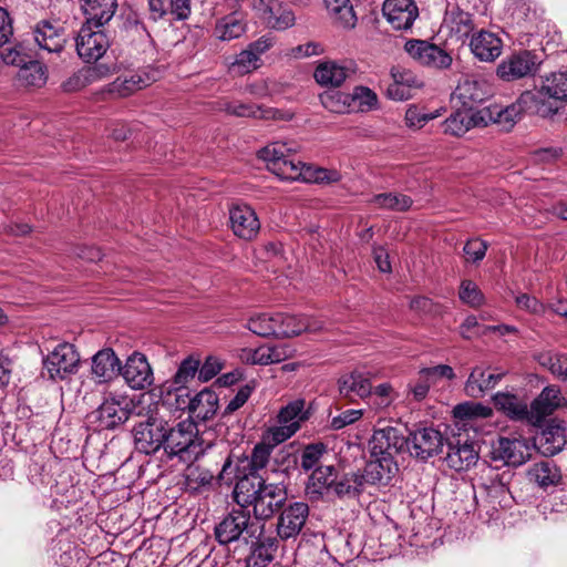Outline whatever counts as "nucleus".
<instances>
[{
	"label": "nucleus",
	"mask_w": 567,
	"mask_h": 567,
	"mask_svg": "<svg viewBox=\"0 0 567 567\" xmlns=\"http://www.w3.org/2000/svg\"><path fill=\"white\" fill-rule=\"evenodd\" d=\"M296 148L286 142L277 141L258 152L269 172L282 181H301L305 183L333 184L341 181L337 169L308 165L295 158Z\"/></svg>",
	"instance_id": "obj_1"
},
{
	"label": "nucleus",
	"mask_w": 567,
	"mask_h": 567,
	"mask_svg": "<svg viewBox=\"0 0 567 567\" xmlns=\"http://www.w3.org/2000/svg\"><path fill=\"white\" fill-rule=\"evenodd\" d=\"M234 498L240 507H251L256 522L267 520L280 511L288 499V487L284 481L257 476L252 473L241 477L235 485Z\"/></svg>",
	"instance_id": "obj_2"
},
{
	"label": "nucleus",
	"mask_w": 567,
	"mask_h": 567,
	"mask_svg": "<svg viewBox=\"0 0 567 567\" xmlns=\"http://www.w3.org/2000/svg\"><path fill=\"white\" fill-rule=\"evenodd\" d=\"M265 525L251 519L250 511L246 507L233 509L214 529L216 540L228 545L243 539L246 544L262 534Z\"/></svg>",
	"instance_id": "obj_3"
},
{
	"label": "nucleus",
	"mask_w": 567,
	"mask_h": 567,
	"mask_svg": "<svg viewBox=\"0 0 567 567\" xmlns=\"http://www.w3.org/2000/svg\"><path fill=\"white\" fill-rule=\"evenodd\" d=\"M163 449L171 458L178 456L184 463L195 461L204 452L196 424L183 421L174 427L167 425Z\"/></svg>",
	"instance_id": "obj_4"
},
{
	"label": "nucleus",
	"mask_w": 567,
	"mask_h": 567,
	"mask_svg": "<svg viewBox=\"0 0 567 567\" xmlns=\"http://www.w3.org/2000/svg\"><path fill=\"white\" fill-rule=\"evenodd\" d=\"M537 97L538 95L526 91L520 94L516 102L506 107L494 106L488 109V117L499 125L503 131L508 132L520 120L523 113H535L543 117L549 116L550 109H546L542 104L539 105Z\"/></svg>",
	"instance_id": "obj_5"
},
{
	"label": "nucleus",
	"mask_w": 567,
	"mask_h": 567,
	"mask_svg": "<svg viewBox=\"0 0 567 567\" xmlns=\"http://www.w3.org/2000/svg\"><path fill=\"white\" fill-rule=\"evenodd\" d=\"M167 425L156 410H150L146 419L133 429L136 450L147 455L158 452L165 444Z\"/></svg>",
	"instance_id": "obj_6"
},
{
	"label": "nucleus",
	"mask_w": 567,
	"mask_h": 567,
	"mask_svg": "<svg viewBox=\"0 0 567 567\" xmlns=\"http://www.w3.org/2000/svg\"><path fill=\"white\" fill-rule=\"evenodd\" d=\"M447 437L432 426L419 427L410 432L406 451L414 458L425 462L442 452Z\"/></svg>",
	"instance_id": "obj_7"
},
{
	"label": "nucleus",
	"mask_w": 567,
	"mask_h": 567,
	"mask_svg": "<svg viewBox=\"0 0 567 567\" xmlns=\"http://www.w3.org/2000/svg\"><path fill=\"white\" fill-rule=\"evenodd\" d=\"M80 365V354L74 346L68 342L58 344L43 359V369L52 380H65L75 374Z\"/></svg>",
	"instance_id": "obj_8"
},
{
	"label": "nucleus",
	"mask_w": 567,
	"mask_h": 567,
	"mask_svg": "<svg viewBox=\"0 0 567 567\" xmlns=\"http://www.w3.org/2000/svg\"><path fill=\"white\" fill-rule=\"evenodd\" d=\"M110 40L107 35L94 27L84 23L76 38V52L80 59L86 63L99 61L107 51Z\"/></svg>",
	"instance_id": "obj_9"
},
{
	"label": "nucleus",
	"mask_w": 567,
	"mask_h": 567,
	"mask_svg": "<svg viewBox=\"0 0 567 567\" xmlns=\"http://www.w3.org/2000/svg\"><path fill=\"white\" fill-rule=\"evenodd\" d=\"M445 445L447 453L444 460L450 468L461 472L476 464L478 450L467 435L457 434L447 437Z\"/></svg>",
	"instance_id": "obj_10"
},
{
	"label": "nucleus",
	"mask_w": 567,
	"mask_h": 567,
	"mask_svg": "<svg viewBox=\"0 0 567 567\" xmlns=\"http://www.w3.org/2000/svg\"><path fill=\"white\" fill-rule=\"evenodd\" d=\"M408 436L405 437L398 427L386 425L374 430L369 447L371 456H389L401 453L406 449Z\"/></svg>",
	"instance_id": "obj_11"
},
{
	"label": "nucleus",
	"mask_w": 567,
	"mask_h": 567,
	"mask_svg": "<svg viewBox=\"0 0 567 567\" xmlns=\"http://www.w3.org/2000/svg\"><path fill=\"white\" fill-rule=\"evenodd\" d=\"M404 49L412 59L429 68L447 69L452 64V56L445 50L424 40H409Z\"/></svg>",
	"instance_id": "obj_12"
},
{
	"label": "nucleus",
	"mask_w": 567,
	"mask_h": 567,
	"mask_svg": "<svg viewBox=\"0 0 567 567\" xmlns=\"http://www.w3.org/2000/svg\"><path fill=\"white\" fill-rule=\"evenodd\" d=\"M494 461H502L509 466H520L530 456V449L525 439L499 437L491 451Z\"/></svg>",
	"instance_id": "obj_13"
},
{
	"label": "nucleus",
	"mask_w": 567,
	"mask_h": 567,
	"mask_svg": "<svg viewBox=\"0 0 567 567\" xmlns=\"http://www.w3.org/2000/svg\"><path fill=\"white\" fill-rule=\"evenodd\" d=\"M538 95V104L550 109V114L557 113L558 102L567 101V72H555L546 76L539 90L532 92Z\"/></svg>",
	"instance_id": "obj_14"
},
{
	"label": "nucleus",
	"mask_w": 567,
	"mask_h": 567,
	"mask_svg": "<svg viewBox=\"0 0 567 567\" xmlns=\"http://www.w3.org/2000/svg\"><path fill=\"white\" fill-rule=\"evenodd\" d=\"M308 516L309 506L303 502H295L284 506L277 523L278 536L284 540L298 536Z\"/></svg>",
	"instance_id": "obj_15"
},
{
	"label": "nucleus",
	"mask_w": 567,
	"mask_h": 567,
	"mask_svg": "<svg viewBox=\"0 0 567 567\" xmlns=\"http://www.w3.org/2000/svg\"><path fill=\"white\" fill-rule=\"evenodd\" d=\"M383 16L395 30H408L419 16L414 0H385Z\"/></svg>",
	"instance_id": "obj_16"
},
{
	"label": "nucleus",
	"mask_w": 567,
	"mask_h": 567,
	"mask_svg": "<svg viewBox=\"0 0 567 567\" xmlns=\"http://www.w3.org/2000/svg\"><path fill=\"white\" fill-rule=\"evenodd\" d=\"M128 417V411L114 399L105 400L95 411L89 415L90 422L95 424L96 429L100 431L114 430L118 425L126 422Z\"/></svg>",
	"instance_id": "obj_17"
},
{
	"label": "nucleus",
	"mask_w": 567,
	"mask_h": 567,
	"mask_svg": "<svg viewBox=\"0 0 567 567\" xmlns=\"http://www.w3.org/2000/svg\"><path fill=\"white\" fill-rule=\"evenodd\" d=\"M536 69V56L530 51L512 54L497 66V75L514 81L530 75Z\"/></svg>",
	"instance_id": "obj_18"
},
{
	"label": "nucleus",
	"mask_w": 567,
	"mask_h": 567,
	"mask_svg": "<svg viewBox=\"0 0 567 567\" xmlns=\"http://www.w3.org/2000/svg\"><path fill=\"white\" fill-rule=\"evenodd\" d=\"M229 221L233 233L245 240H251L260 229L255 210L248 205H235L229 210Z\"/></svg>",
	"instance_id": "obj_19"
},
{
	"label": "nucleus",
	"mask_w": 567,
	"mask_h": 567,
	"mask_svg": "<svg viewBox=\"0 0 567 567\" xmlns=\"http://www.w3.org/2000/svg\"><path fill=\"white\" fill-rule=\"evenodd\" d=\"M369 461L362 471H357L363 483L364 489L372 485H388L396 471V464L392 457L374 456Z\"/></svg>",
	"instance_id": "obj_20"
},
{
	"label": "nucleus",
	"mask_w": 567,
	"mask_h": 567,
	"mask_svg": "<svg viewBox=\"0 0 567 567\" xmlns=\"http://www.w3.org/2000/svg\"><path fill=\"white\" fill-rule=\"evenodd\" d=\"M122 375L132 389H145L153 383V371L144 354L135 352L126 360Z\"/></svg>",
	"instance_id": "obj_21"
},
{
	"label": "nucleus",
	"mask_w": 567,
	"mask_h": 567,
	"mask_svg": "<svg viewBox=\"0 0 567 567\" xmlns=\"http://www.w3.org/2000/svg\"><path fill=\"white\" fill-rule=\"evenodd\" d=\"M488 96L486 84L483 81L465 78L463 79L452 94V100L467 111H473L477 105L484 102Z\"/></svg>",
	"instance_id": "obj_22"
},
{
	"label": "nucleus",
	"mask_w": 567,
	"mask_h": 567,
	"mask_svg": "<svg viewBox=\"0 0 567 567\" xmlns=\"http://www.w3.org/2000/svg\"><path fill=\"white\" fill-rule=\"evenodd\" d=\"M33 35L37 44L49 53H60L66 42L64 28L49 20L39 21L34 27Z\"/></svg>",
	"instance_id": "obj_23"
},
{
	"label": "nucleus",
	"mask_w": 567,
	"mask_h": 567,
	"mask_svg": "<svg viewBox=\"0 0 567 567\" xmlns=\"http://www.w3.org/2000/svg\"><path fill=\"white\" fill-rule=\"evenodd\" d=\"M337 478V468L333 465L316 467L309 475L305 493L309 501L318 502L332 491V484Z\"/></svg>",
	"instance_id": "obj_24"
},
{
	"label": "nucleus",
	"mask_w": 567,
	"mask_h": 567,
	"mask_svg": "<svg viewBox=\"0 0 567 567\" xmlns=\"http://www.w3.org/2000/svg\"><path fill=\"white\" fill-rule=\"evenodd\" d=\"M157 80L154 70H140L128 76H120L109 84V92L118 97H126L147 87Z\"/></svg>",
	"instance_id": "obj_25"
},
{
	"label": "nucleus",
	"mask_w": 567,
	"mask_h": 567,
	"mask_svg": "<svg viewBox=\"0 0 567 567\" xmlns=\"http://www.w3.org/2000/svg\"><path fill=\"white\" fill-rule=\"evenodd\" d=\"M393 82L388 86L386 94L394 101H406L412 97V91L422 86V81L411 71L402 66L391 70Z\"/></svg>",
	"instance_id": "obj_26"
},
{
	"label": "nucleus",
	"mask_w": 567,
	"mask_h": 567,
	"mask_svg": "<svg viewBox=\"0 0 567 567\" xmlns=\"http://www.w3.org/2000/svg\"><path fill=\"white\" fill-rule=\"evenodd\" d=\"M338 385L340 395L350 401L364 399L372 392L369 373L360 370L341 375L338 380Z\"/></svg>",
	"instance_id": "obj_27"
},
{
	"label": "nucleus",
	"mask_w": 567,
	"mask_h": 567,
	"mask_svg": "<svg viewBox=\"0 0 567 567\" xmlns=\"http://www.w3.org/2000/svg\"><path fill=\"white\" fill-rule=\"evenodd\" d=\"M564 402L560 389L557 385H548L530 404V423L538 424L550 415Z\"/></svg>",
	"instance_id": "obj_28"
},
{
	"label": "nucleus",
	"mask_w": 567,
	"mask_h": 567,
	"mask_svg": "<svg viewBox=\"0 0 567 567\" xmlns=\"http://www.w3.org/2000/svg\"><path fill=\"white\" fill-rule=\"evenodd\" d=\"M472 53L481 61L493 62L502 53V40L496 34L481 30L470 42Z\"/></svg>",
	"instance_id": "obj_29"
},
{
	"label": "nucleus",
	"mask_w": 567,
	"mask_h": 567,
	"mask_svg": "<svg viewBox=\"0 0 567 567\" xmlns=\"http://www.w3.org/2000/svg\"><path fill=\"white\" fill-rule=\"evenodd\" d=\"M565 427L557 423H548L535 436V446L546 455L551 456L559 453L566 444Z\"/></svg>",
	"instance_id": "obj_30"
},
{
	"label": "nucleus",
	"mask_w": 567,
	"mask_h": 567,
	"mask_svg": "<svg viewBox=\"0 0 567 567\" xmlns=\"http://www.w3.org/2000/svg\"><path fill=\"white\" fill-rule=\"evenodd\" d=\"M486 124L487 120L483 115L482 111L472 113L471 111L463 109L452 113L443 122V131L446 134L461 136L465 134L471 127Z\"/></svg>",
	"instance_id": "obj_31"
},
{
	"label": "nucleus",
	"mask_w": 567,
	"mask_h": 567,
	"mask_svg": "<svg viewBox=\"0 0 567 567\" xmlns=\"http://www.w3.org/2000/svg\"><path fill=\"white\" fill-rule=\"evenodd\" d=\"M504 374V372L487 373L484 369L475 367L465 383V392L468 396L474 399L483 398L486 392L497 385Z\"/></svg>",
	"instance_id": "obj_32"
},
{
	"label": "nucleus",
	"mask_w": 567,
	"mask_h": 567,
	"mask_svg": "<svg viewBox=\"0 0 567 567\" xmlns=\"http://www.w3.org/2000/svg\"><path fill=\"white\" fill-rule=\"evenodd\" d=\"M81 2L86 17L85 23L94 24L96 29L111 20L117 8L116 0H81Z\"/></svg>",
	"instance_id": "obj_33"
},
{
	"label": "nucleus",
	"mask_w": 567,
	"mask_h": 567,
	"mask_svg": "<svg viewBox=\"0 0 567 567\" xmlns=\"http://www.w3.org/2000/svg\"><path fill=\"white\" fill-rule=\"evenodd\" d=\"M527 477L529 482L535 483L544 489L559 485L563 480L560 468L550 460L540 461L530 465L527 470Z\"/></svg>",
	"instance_id": "obj_34"
},
{
	"label": "nucleus",
	"mask_w": 567,
	"mask_h": 567,
	"mask_svg": "<svg viewBox=\"0 0 567 567\" xmlns=\"http://www.w3.org/2000/svg\"><path fill=\"white\" fill-rule=\"evenodd\" d=\"M91 370L97 382H107L121 370V363L112 349H103L93 355Z\"/></svg>",
	"instance_id": "obj_35"
},
{
	"label": "nucleus",
	"mask_w": 567,
	"mask_h": 567,
	"mask_svg": "<svg viewBox=\"0 0 567 567\" xmlns=\"http://www.w3.org/2000/svg\"><path fill=\"white\" fill-rule=\"evenodd\" d=\"M111 72V68L106 64L83 68L63 82L62 86L65 92H75L110 75Z\"/></svg>",
	"instance_id": "obj_36"
},
{
	"label": "nucleus",
	"mask_w": 567,
	"mask_h": 567,
	"mask_svg": "<svg viewBox=\"0 0 567 567\" xmlns=\"http://www.w3.org/2000/svg\"><path fill=\"white\" fill-rule=\"evenodd\" d=\"M187 404H190V415L202 420H210L218 409V395L209 388L199 391L192 399H187Z\"/></svg>",
	"instance_id": "obj_37"
},
{
	"label": "nucleus",
	"mask_w": 567,
	"mask_h": 567,
	"mask_svg": "<svg viewBox=\"0 0 567 567\" xmlns=\"http://www.w3.org/2000/svg\"><path fill=\"white\" fill-rule=\"evenodd\" d=\"M277 321V337L289 338L298 336L303 331H316L318 326H312L310 319L306 316H292L286 313H275Z\"/></svg>",
	"instance_id": "obj_38"
},
{
	"label": "nucleus",
	"mask_w": 567,
	"mask_h": 567,
	"mask_svg": "<svg viewBox=\"0 0 567 567\" xmlns=\"http://www.w3.org/2000/svg\"><path fill=\"white\" fill-rule=\"evenodd\" d=\"M252 538L251 555L249 561L252 567H267L275 558L279 542L276 537L267 536Z\"/></svg>",
	"instance_id": "obj_39"
},
{
	"label": "nucleus",
	"mask_w": 567,
	"mask_h": 567,
	"mask_svg": "<svg viewBox=\"0 0 567 567\" xmlns=\"http://www.w3.org/2000/svg\"><path fill=\"white\" fill-rule=\"evenodd\" d=\"M495 406L515 421H528L530 423V409L525 402L514 394L497 393L494 398Z\"/></svg>",
	"instance_id": "obj_40"
},
{
	"label": "nucleus",
	"mask_w": 567,
	"mask_h": 567,
	"mask_svg": "<svg viewBox=\"0 0 567 567\" xmlns=\"http://www.w3.org/2000/svg\"><path fill=\"white\" fill-rule=\"evenodd\" d=\"M246 32V24L237 13H230L217 20L214 37L219 41H231Z\"/></svg>",
	"instance_id": "obj_41"
},
{
	"label": "nucleus",
	"mask_w": 567,
	"mask_h": 567,
	"mask_svg": "<svg viewBox=\"0 0 567 567\" xmlns=\"http://www.w3.org/2000/svg\"><path fill=\"white\" fill-rule=\"evenodd\" d=\"M317 83L322 86L338 87L348 76V70L333 61L320 63L313 74Z\"/></svg>",
	"instance_id": "obj_42"
},
{
	"label": "nucleus",
	"mask_w": 567,
	"mask_h": 567,
	"mask_svg": "<svg viewBox=\"0 0 567 567\" xmlns=\"http://www.w3.org/2000/svg\"><path fill=\"white\" fill-rule=\"evenodd\" d=\"M363 483L359 477L358 472H349L339 476L332 484V491L339 498H357L364 492Z\"/></svg>",
	"instance_id": "obj_43"
},
{
	"label": "nucleus",
	"mask_w": 567,
	"mask_h": 567,
	"mask_svg": "<svg viewBox=\"0 0 567 567\" xmlns=\"http://www.w3.org/2000/svg\"><path fill=\"white\" fill-rule=\"evenodd\" d=\"M333 23L343 29H352L357 24V16L350 0H323Z\"/></svg>",
	"instance_id": "obj_44"
},
{
	"label": "nucleus",
	"mask_w": 567,
	"mask_h": 567,
	"mask_svg": "<svg viewBox=\"0 0 567 567\" xmlns=\"http://www.w3.org/2000/svg\"><path fill=\"white\" fill-rule=\"evenodd\" d=\"M535 359L539 365L548 370L555 378L567 381V354L554 350H545L538 352Z\"/></svg>",
	"instance_id": "obj_45"
},
{
	"label": "nucleus",
	"mask_w": 567,
	"mask_h": 567,
	"mask_svg": "<svg viewBox=\"0 0 567 567\" xmlns=\"http://www.w3.org/2000/svg\"><path fill=\"white\" fill-rule=\"evenodd\" d=\"M512 16L526 34L536 31L539 16L529 0H515Z\"/></svg>",
	"instance_id": "obj_46"
},
{
	"label": "nucleus",
	"mask_w": 567,
	"mask_h": 567,
	"mask_svg": "<svg viewBox=\"0 0 567 567\" xmlns=\"http://www.w3.org/2000/svg\"><path fill=\"white\" fill-rule=\"evenodd\" d=\"M18 80L25 86L41 87L47 83L48 69L39 61H30L20 68Z\"/></svg>",
	"instance_id": "obj_47"
},
{
	"label": "nucleus",
	"mask_w": 567,
	"mask_h": 567,
	"mask_svg": "<svg viewBox=\"0 0 567 567\" xmlns=\"http://www.w3.org/2000/svg\"><path fill=\"white\" fill-rule=\"evenodd\" d=\"M444 23L458 37H467L474 29L472 16L458 8L446 11Z\"/></svg>",
	"instance_id": "obj_48"
},
{
	"label": "nucleus",
	"mask_w": 567,
	"mask_h": 567,
	"mask_svg": "<svg viewBox=\"0 0 567 567\" xmlns=\"http://www.w3.org/2000/svg\"><path fill=\"white\" fill-rule=\"evenodd\" d=\"M306 401L302 399H297L292 402H289L287 405L282 406L278 413V423L290 425L295 423L298 426V430L301 426V423L308 420L309 414L305 411Z\"/></svg>",
	"instance_id": "obj_49"
},
{
	"label": "nucleus",
	"mask_w": 567,
	"mask_h": 567,
	"mask_svg": "<svg viewBox=\"0 0 567 567\" xmlns=\"http://www.w3.org/2000/svg\"><path fill=\"white\" fill-rule=\"evenodd\" d=\"M372 203L379 208L394 212H406L411 208L413 200L410 196L400 193H382L372 198Z\"/></svg>",
	"instance_id": "obj_50"
},
{
	"label": "nucleus",
	"mask_w": 567,
	"mask_h": 567,
	"mask_svg": "<svg viewBox=\"0 0 567 567\" xmlns=\"http://www.w3.org/2000/svg\"><path fill=\"white\" fill-rule=\"evenodd\" d=\"M223 110L227 114L238 117L265 118L268 117L270 113V111L262 110L255 104L243 103L240 101H227L223 104Z\"/></svg>",
	"instance_id": "obj_51"
},
{
	"label": "nucleus",
	"mask_w": 567,
	"mask_h": 567,
	"mask_svg": "<svg viewBox=\"0 0 567 567\" xmlns=\"http://www.w3.org/2000/svg\"><path fill=\"white\" fill-rule=\"evenodd\" d=\"M327 453V446L323 443H311L303 447L300 454V467L305 472L315 471L321 467V458Z\"/></svg>",
	"instance_id": "obj_52"
},
{
	"label": "nucleus",
	"mask_w": 567,
	"mask_h": 567,
	"mask_svg": "<svg viewBox=\"0 0 567 567\" xmlns=\"http://www.w3.org/2000/svg\"><path fill=\"white\" fill-rule=\"evenodd\" d=\"M277 321L275 315L259 313L251 317L247 322V328L260 337H277Z\"/></svg>",
	"instance_id": "obj_53"
},
{
	"label": "nucleus",
	"mask_w": 567,
	"mask_h": 567,
	"mask_svg": "<svg viewBox=\"0 0 567 567\" xmlns=\"http://www.w3.org/2000/svg\"><path fill=\"white\" fill-rule=\"evenodd\" d=\"M458 298L463 303L472 308L481 307L485 302V297L482 290L474 281L468 279L461 281Z\"/></svg>",
	"instance_id": "obj_54"
},
{
	"label": "nucleus",
	"mask_w": 567,
	"mask_h": 567,
	"mask_svg": "<svg viewBox=\"0 0 567 567\" xmlns=\"http://www.w3.org/2000/svg\"><path fill=\"white\" fill-rule=\"evenodd\" d=\"M453 413L460 420L486 419L492 415V409L482 403L466 402L457 404Z\"/></svg>",
	"instance_id": "obj_55"
},
{
	"label": "nucleus",
	"mask_w": 567,
	"mask_h": 567,
	"mask_svg": "<svg viewBox=\"0 0 567 567\" xmlns=\"http://www.w3.org/2000/svg\"><path fill=\"white\" fill-rule=\"evenodd\" d=\"M297 432L298 426L295 423L290 425L278 423V425L271 426L265 432L262 440L274 449L276 445L290 439Z\"/></svg>",
	"instance_id": "obj_56"
},
{
	"label": "nucleus",
	"mask_w": 567,
	"mask_h": 567,
	"mask_svg": "<svg viewBox=\"0 0 567 567\" xmlns=\"http://www.w3.org/2000/svg\"><path fill=\"white\" fill-rule=\"evenodd\" d=\"M297 432L298 426L295 423L290 425L278 423V425L271 426L265 432L262 440L274 449L276 445L290 439Z\"/></svg>",
	"instance_id": "obj_57"
},
{
	"label": "nucleus",
	"mask_w": 567,
	"mask_h": 567,
	"mask_svg": "<svg viewBox=\"0 0 567 567\" xmlns=\"http://www.w3.org/2000/svg\"><path fill=\"white\" fill-rule=\"evenodd\" d=\"M200 361L193 357H188L182 361L177 372L174 375V384L176 386H186V383L194 379L198 372Z\"/></svg>",
	"instance_id": "obj_58"
},
{
	"label": "nucleus",
	"mask_w": 567,
	"mask_h": 567,
	"mask_svg": "<svg viewBox=\"0 0 567 567\" xmlns=\"http://www.w3.org/2000/svg\"><path fill=\"white\" fill-rule=\"evenodd\" d=\"M271 452L272 447L264 440L261 443L256 444L250 455V468L254 471L266 468L270 462Z\"/></svg>",
	"instance_id": "obj_59"
},
{
	"label": "nucleus",
	"mask_w": 567,
	"mask_h": 567,
	"mask_svg": "<svg viewBox=\"0 0 567 567\" xmlns=\"http://www.w3.org/2000/svg\"><path fill=\"white\" fill-rule=\"evenodd\" d=\"M322 105L333 113H346L350 106V95L340 92H329L320 96Z\"/></svg>",
	"instance_id": "obj_60"
},
{
	"label": "nucleus",
	"mask_w": 567,
	"mask_h": 567,
	"mask_svg": "<svg viewBox=\"0 0 567 567\" xmlns=\"http://www.w3.org/2000/svg\"><path fill=\"white\" fill-rule=\"evenodd\" d=\"M434 384L431 378L421 369L417 378L409 383V392L415 401H422L426 398L430 388Z\"/></svg>",
	"instance_id": "obj_61"
},
{
	"label": "nucleus",
	"mask_w": 567,
	"mask_h": 567,
	"mask_svg": "<svg viewBox=\"0 0 567 567\" xmlns=\"http://www.w3.org/2000/svg\"><path fill=\"white\" fill-rule=\"evenodd\" d=\"M437 116H440L437 112H425L415 105H411L405 112V122L409 127L421 128L425 123Z\"/></svg>",
	"instance_id": "obj_62"
},
{
	"label": "nucleus",
	"mask_w": 567,
	"mask_h": 567,
	"mask_svg": "<svg viewBox=\"0 0 567 567\" xmlns=\"http://www.w3.org/2000/svg\"><path fill=\"white\" fill-rule=\"evenodd\" d=\"M258 60L259 58L247 48L236 56L235 62L231 64V69L239 74L248 73L258 68Z\"/></svg>",
	"instance_id": "obj_63"
},
{
	"label": "nucleus",
	"mask_w": 567,
	"mask_h": 567,
	"mask_svg": "<svg viewBox=\"0 0 567 567\" xmlns=\"http://www.w3.org/2000/svg\"><path fill=\"white\" fill-rule=\"evenodd\" d=\"M488 245L486 241L474 238L467 240L463 248V252L465 255L466 261L478 262L481 261L487 251Z\"/></svg>",
	"instance_id": "obj_64"
}]
</instances>
